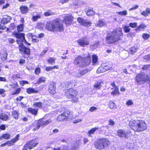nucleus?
Here are the masks:
<instances>
[{
    "instance_id": "nucleus-8",
    "label": "nucleus",
    "mask_w": 150,
    "mask_h": 150,
    "mask_svg": "<svg viewBox=\"0 0 150 150\" xmlns=\"http://www.w3.org/2000/svg\"><path fill=\"white\" fill-rule=\"evenodd\" d=\"M117 133L118 136L125 139H127L129 136V132L124 129H120L117 130Z\"/></svg>"
},
{
    "instance_id": "nucleus-21",
    "label": "nucleus",
    "mask_w": 150,
    "mask_h": 150,
    "mask_svg": "<svg viewBox=\"0 0 150 150\" xmlns=\"http://www.w3.org/2000/svg\"><path fill=\"white\" fill-rule=\"evenodd\" d=\"M103 65L106 71L111 69L112 67V64L111 62H106Z\"/></svg>"
},
{
    "instance_id": "nucleus-43",
    "label": "nucleus",
    "mask_w": 150,
    "mask_h": 150,
    "mask_svg": "<svg viewBox=\"0 0 150 150\" xmlns=\"http://www.w3.org/2000/svg\"><path fill=\"white\" fill-rule=\"evenodd\" d=\"M111 93V94L113 95H115L116 94H119V91L118 88L117 86H116L115 87L114 91L112 92Z\"/></svg>"
},
{
    "instance_id": "nucleus-2",
    "label": "nucleus",
    "mask_w": 150,
    "mask_h": 150,
    "mask_svg": "<svg viewBox=\"0 0 150 150\" xmlns=\"http://www.w3.org/2000/svg\"><path fill=\"white\" fill-rule=\"evenodd\" d=\"M111 35L107 36L105 38L107 43L109 44H115L122 40L123 33L121 28H116L111 32Z\"/></svg>"
},
{
    "instance_id": "nucleus-12",
    "label": "nucleus",
    "mask_w": 150,
    "mask_h": 150,
    "mask_svg": "<svg viewBox=\"0 0 150 150\" xmlns=\"http://www.w3.org/2000/svg\"><path fill=\"white\" fill-rule=\"evenodd\" d=\"M77 20L78 22L81 25L86 27L90 26L92 24V23L91 21H87L85 20L84 19L81 17H78L77 18Z\"/></svg>"
},
{
    "instance_id": "nucleus-39",
    "label": "nucleus",
    "mask_w": 150,
    "mask_h": 150,
    "mask_svg": "<svg viewBox=\"0 0 150 150\" xmlns=\"http://www.w3.org/2000/svg\"><path fill=\"white\" fill-rule=\"evenodd\" d=\"M74 63L76 64H79L81 62H82V57H77L74 61Z\"/></svg>"
},
{
    "instance_id": "nucleus-25",
    "label": "nucleus",
    "mask_w": 150,
    "mask_h": 150,
    "mask_svg": "<svg viewBox=\"0 0 150 150\" xmlns=\"http://www.w3.org/2000/svg\"><path fill=\"white\" fill-rule=\"evenodd\" d=\"M150 14V9L147 8L144 11L141 13V14L144 17H146Z\"/></svg>"
},
{
    "instance_id": "nucleus-49",
    "label": "nucleus",
    "mask_w": 150,
    "mask_h": 150,
    "mask_svg": "<svg viewBox=\"0 0 150 150\" xmlns=\"http://www.w3.org/2000/svg\"><path fill=\"white\" fill-rule=\"evenodd\" d=\"M117 14L119 15L122 16H125L127 14V12L126 10H125L123 11H119L117 12Z\"/></svg>"
},
{
    "instance_id": "nucleus-3",
    "label": "nucleus",
    "mask_w": 150,
    "mask_h": 150,
    "mask_svg": "<svg viewBox=\"0 0 150 150\" xmlns=\"http://www.w3.org/2000/svg\"><path fill=\"white\" fill-rule=\"evenodd\" d=\"M110 142L108 139L105 138L99 139L95 144V147L99 149H105L110 145Z\"/></svg>"
},
{
    "instance_id": "nucleus-6",
    "label": "nucleus",
    "mask_w": 150,
    "mask_h": 150,
    "mask_svg": "<svg viewBox=\"0 0 150 150\" xmlns=\"http://www.w3.org/2000/svg\"><path fill=\"white\" fill-rule=\"evenodd\" d=\"M74 18L71 15L67 14L63 18V21L66 26H68L73 24Z\"/></svg>"
},
{
    "instance_id": "nucleus-33",
    "label": "nucleus",
    "mask_w": 150,
    "mask_h": 150,
    "mask_svg": "<svg viewBox=\"0 0 150 150\" xmlns=\"http://www.w3.org/2000/svg\"><path fill=\"white\" fill-rule=\"evenodd\" d=\"M44 15L45 16L47 17L54 15L55 13L54 12H51L50 10H48L44 12Z\"/></svg>"
},
{
    "instance_id": "nucleus-64",
    "label": "nucleus",
    "mask_w": 150,
    "mask_h": 150,
    "mask_svg": "<svg viewBox=\"0 0 150 150\" xmlns=\"http://www.w3.org/2000/svg\"><path fill=\"white\" fill-rule=\"evenodd\" d=\"M97 109V108L94 107H91L89 109V111L91 112H92L94 110H95Z\"/></svg>"
},
{
    "instance_id": "nucleus-46",
    "label": "nucleus",
    "mask_w": 150,
    "mask_h": 150,
    "mask_svg": "<svg viewBox=\"0 0 150 150\" xmlns=\"http://www.w3.org/2000/svg\"><path fill=\"white\" fill-rule=\"evenodd\" d=\"M123 29L125 33H129L130 31V29L129 28V26H125L124 27Z\"/></svg>"
},
{
    "instance_id": "nucleus-29",
    "label": "nucleus",
    "mask_w": 150,
    "mask_h": 150,
    "mask_svg": "<svg viewBox=\"0 0 150 150\" xmlns=\"http://www.w3.org/2000/svg\"><path fill=\"white\" fill-rule=\"evenodd\" d=\"M38 109H35L31 108H28V111L29 112L31 113L33 115H36L37 114Z\"/></svg>"
},
{
    "instance_id": "nucleus-5",
    "label": "nucleus",
    "mask_w": 150,
    "mask_h": 150,
    "mask_svg": "<svg viewBox=\"0 0 150 150\" xmlns=\"http://www.w3.org/2000/svg\"><path fill=\"white\" fill-rule=\"evenodd\" d=\"M136 127H134V132H139L143 131L146 129V124L144 121L142 120L137 122Z\"/></svg>"
},
{
    "instance_id": "nucleus-13",
    "label": "nucleus",
    "mask_w": 150,
    "mask_h": 150,
    "mask_svg": "<svg viewBox=\"0 0 150 150\" xmlns=\"http://www.w3.org/2000/svg\"><path fill=\"white\" fill-rule=\"evenodd\" d=\"M20 33L15 31L12 33V35L17 39L20 40L22 43L23 41L25 38V34L23 33Z\"/></svg>"
},
{
    "instance_id": "nucleus-22",
    "label": "nucleus",
    "mask_w": 150,
    "mask_h": 150,
    "mask_svg": "<svg viewBox=\"0 0 150 150\" xmlns=\"http://www.w3.org/2000/svg\"><path fill=\"white\" fill-rule=\"evenodd\" d=\"M137 122L135 121L131 120L129 122V125L130 127L134 131V127H136Z\"/></svg>"
},
{
    "instance_id": "nucleus-63",
    "label": "nucleus",
    "mask_w": 150,
    "mask_h": 150,
    "mask_svg": "<svg viewBox=\"0 0 150 150\" xmlns=\"http://www.w3.org/2000/svg\"><path fill=\"white\" fill-rule=\"evenodd\" d=\"M25 63V60L24 59H21L20 60L19 63L20 64L23 65Z\"/></svg>"
},
{
    "instance_id": "nucleus-58",
    "label": "nucleus",
    "mask_w": 150,
    "mask_h": 150,
    "mask_svg": "<svg viewBox=\"0 0 150 150\" xmlns=\"http://www.w3.org/2000/svg\"><path fill=\"white\" fill-rule=\"evenodd\" d=\"M133 104V102H132V100H129L126 103V104L128 106L132 105Z\"/></svg>"
},
{
    "instance_id": "nucleus-38",
    "label": "nucleus",
    "mask_w": 150,
    "mask_h": 150,
    "mask_svg": "<svg viewBox=\"0 0 150 150\" xmlns=\"http://www.w3.org/2000/svg\"><path fill=\"white\" fill-rule=\"evenodd\" d=\"M27 93L28 94L36 93L38 92V91L35 90L33 88H30L27 89Z\"/></svg>"
},
{
    "instance_id": "nucleus-32",
    "label": "nucleus",
    "mask_w": 150,
    "mask_h": 150,
    "mask_svg": "<svg viewBox=\"0 0 150 150\" xmlns=\"http://www.w3.org/2000/svg\"><path fill=\"white\" fill-rule=\"evenodd\" d=\"M65 116L62 113V114L59 115L57 118V120L58 121H61L64 120H67Z\"/></svg>"
},
{
    "instance_id": "nucleus-10",
    "label": "nucleus",
    "mask_w": 150,
    "mask_h": 150,
    "mask_svg": "<svg viewBox=\"0 0 150 150\" xmlns=\"http://www.w3.org/2000/svg\"><path fill=\"white\" fill-rule=\"evenodd\" d=\"M52 122V121L50 120H48L45 121H43V120L41 119L38 122L37 125V127L33 129L34 130H36L39 129L41 126H45Z\"/></svg>"
},
{
    "instance_id": "nucleus-11",
    "label": "nucleus",
    "mask_w": 150,
    "mask_h": 150,
    "mask_svg": "<svg viewBox=\"0 0 150 150\" xmlns=\"http://www.w3.org/2000/svg\"><path fill=\"white\" fill-rule=\"evenodd\" d=\"M38 144V142H35L34 140H31L27 142L24 145L23 150H28L27 148L30 149L35 146Z\"/></svg>"
},
{
    "instance_id": "nucleus-17",
    "label": "nucleus",
    "mask_w": 150,
    "mask_h": 150,
    "mask_svg": "<svg viewBox=\"0 0 150 150\" xmlns=\"http://www.w3.org/2000/svg\"><path fill=\"white\" fill-rule=\"evenodd\" d=\"M88 72V70L85 69L81 71H78L76 72L75 74V76L76 77H79L81 76L86 74Z\"/></svg>"
},
{
    "instance_id": "nucleus-4",
    "label": "nucleus",
    "mask_w": 150,
    "mask_h": 150,
    "mask_svg": "<svg viewBox=\"0 0 150 150\" xmlns=\"http://www.w3.org/2000/svg\"><path fill=\"white\" fill-rule=\"evenodd\" d=\"M77 92L71 88L69 89L66 92L65 95L66 97L69 98H72L71 101L73 103L77 102L78 98L76 97Z\"/></svg>"
},
{
    "instance_id": "nucleus-44",
    "label": "nucleus",
    "mask_w": 150,
    "mask_h": 150,
    "mask_svg": "<svg viewBox=\"0 0 150 150\" xmlns=\"http://www.w3.org/2000/svg\"><path fill=\"white\" fill-rule=\"evenodd\" d=\"M18 112L16 111H14L13 112L12 115L14 118L16 120L18 119Z\"/></svg>"
},
{
    "instance_id": "nucleus-7",
    "label": "nucleus",
    "mask_w": 150,
    "mask_h": 150,
    "mask_svg": "<svg viewBox=\"0 0 150 150\" xmlns=\"http://www.w3.org/2000/svg\"><path fill=\"white\" fill-rule=\"evenodd\" d=\"M20 52L22 54L29 55L30 53V49L25 47L23 43L20 44L18 46Z\"/></svg>"
},
{
    "instance_id": "nucleus-55",
    "label": "nucleus",
    "mask_w": 150,
    "mask_h": 150,
    "mask_svg": "<svg viewBox=\"0 0 150 150\" xmlns=\"http://www.w3.org/2000/svg\"><path fill=\"white\" fill-rule=\"evenodd\" d=\"M20 84L22 86H23L25 84H28V82L27 81H23L20 82Z\"/></svg>"
},
{
    "instance_id": "nucleus-28",
    "label": "nucleus",
    "mask_w": 150,
    "mask_h": 150,
    "mask_svg": "<svg viewBox=\"0 0 150 150\" xmlns=\"http://www.w3.org/2000/svg\"><path fill=\"white\" fill-rule=\"evenodd\" d=\"M24 26L23 23V24L18 25L17 26V32H21L24 30Z\"/></svg>"
},
{
    "instance_id": "nucleus-62",
    "label": "nucleus",
    "mask_w": 150,
    "mask_h": 150,
    "mask_svg": "<svg viewBox=\"0 0 150 150\" xmlns=\"http://www.w3.org/2000/svg\"><path fill=\"white\" fill-rule=\"evenodd\" d=\"M150 67V65H145L142 68L143 70H146Z\"/></svg>"
},
{
    "instance_id": "nucleus-14",
    "label": "nucleus",
    "mask_w": 150,
    "mask_h": 150,
    "mask_svg": "<svg viewBox=\"0 0 150 150\" xmlns=\"http://www.w3.org/2000/svg\"><path fill=\"white\" fill-rule=\"evenodd\" d=\"M78 44L82 47H84L89 44V42L88 40L85 39H81L77 41Z\"/></svg>"
},
{
    "instance_id": "nucleus-20",
    "label": "nucleus",
    "mask_w": 150,
    "mask_h": 150,
    "mask_svg": "<svg viewBox=\"0 0 150 150\" xmlns=\"http://www.w3.org/2000/svg\"><path fill=\"white\" fill-rule=\"evenodd\" d=\"M105 24L104 20L103 19H100L98 20V22L96 24V26L97 27L101 28L105 26Z\"/></svg>"
},
{
    "instance_id": "nucleus-61",
    "label": "nucleus",
    "mask_w": 150,
    "mask_h": 150,
    "mask_svg": "<svg viewBox=\"0 0 150 150\" xmlns=\"http://www.w3.org/2000/svg\"><path fill=\"white\" fill-rule=\"evenodd\" d=\"M19 137V135H17L14 139H12V141L14 142H15L18 140Z\"/></svg>"
},
{
    "instance_id": "nucleus-36",
    "label": "nucleus",
    "mask_w": 150,
    "mask_h": 150,
    "mask_svg": "<svg viewBox=\"0 0 150 150\" xmlns=\"http://www.w3.org/2000/svg\"><path fill=\"white\" fill-rule=\"evenodd\" d=\"M0 119L4 121H6L8 119V116L7 115L3 113L0 114Z\"/></svg>"
},
{
    "instance_id": "nucleus-47",
    "label": "nucleus",
    "mask_w": 150,
    "mask_h": 150,
    "mask_svg": "<svg viewBox=\"0 0 150 150\" xmlns=\"http://www.w3.org/2000/svg\"><path fill=\"white\" fill-rule=\"evenodd\" d=\"M109 107L110 109H114L116 108V105L115 103L113 102H110V103Z\"/></svg>"
},
{
    "instance_id": "nucleus-34",
    "label": "nucleus",
    "mask_w": 150,
    "mask_h": 150,
    "mask_svg": "<svg viewBox=\"0 0 150 150\" xmlns=\"http://www.w3.org/2000/svg\"><path fill=\"white\" fill-rule=\"evenodd\" d=\"M106 71L103 65L98 69L96 72L97 73H102Z\"/></svg>"
},
{
    "instance_id": "nucleus-24",
    "label": "nucleus",
    "mask_w": 150,
    "mask_h": 150,
    "mask_svg": "<svg viewBox=\"0 0 150 150\" xmlns=\"http://www.w3.org/2000/svg\"><path fill=\"white\" fill-rule=\"evenodd\" d=\"M147 27V26L144 24L141 23L140 24L136 29V31H140L142 30H144Z\"/></svg>"
},
{
    "instance_id": "nucleus-35",
    "label": "nucleus",
    "mask_w": 150,
    "mask_h": 150,
    "mask_svg": "<svg viewBox=\"0 0 150 150\" xmlns=\"http://www.w3.org/2000/svg\"><path fill=\"white\" fill-rule=\"evenodd\" d=\"M65 87L67 88H71L75 86V84L71 82H67L65 83Z\"/></svg>"
},
{
    "instance_id": "nucleus-48",
    "label": "nucleus",
    "mask_w": 150,
    "mask_h": 150,
    "mask_svg": "<svg viewBox=\"0 0 150 150\" xmlns=\"http://www.w3.org/2000/svg\"><path fill=\"white\" fill-rule=\"evenodd\" d=\"M55 68H58L57 66H54V67H47L46 68L45 70L48 71L52 70V69H54Z\"/></svg>"
},
{
    "instance_id": "nucleus-40",
    "label": "nucleus",
    "mask_w": 150,
    "mask_h": 150,
    "mask_svg": "<svg viewBox=\"0 0 150 150\" xmlns=\"http://www.w3.org/2000/svg\"><path fill=\"white\" fill-rule=\"evenodd\" d=\"M79 144V142L76 141L74 144L72 146L71 149L72 150H76L77 148L78 147Z\"/></svg>"
},
{
    "instance_id": "nucleus-9",
    "label": "nucleus",
    "mask_w": 150,
    "mask_h": 150,
    "mask_svg": "<svg viewBox=\"0 0 150 150\" xmlns=\"http://www.w3.org/2000/svg\"><path fill=\"white\" fill-rule=\"evenodd\" d=\"M148 79V76L144 73L138 74L136 77V80L138 83L140 81H147Z\"/></svg>"
},
{
    "instance_id": "nucleus-41",
    "label": "nucleus",
    "mask_w": 150,
    "mask_h": 150,
    "mask_svg": "<svg viewBox=\"0 0 150 150\" xmlns=\"http://www.w3.org/2000/svg\"><path fill=\"white\" fill-rule=\"evenodd\" d=\"M150 37V35L148 33H143L142 35V38L144 40L148 39Z\"/></svg>"
},
{
    "instance_id": "nucleus-16",
    "label": "nucleus",
    "mask_w": 150,
    "mask_h": 150,
    "mask_svg": "<svg viewBox=\"0 0 150 150\" xmlns=\"http://www.w3.org/2000/svg\"><path fill=\"white\" fill-rule=\"evenodd\" d=\"M56 83L52 82L50 84L49 87V92L50 93L54 94L56 92Z\"/></svg>"
},
{
    "instance_id": "nucleus-23",
    "label": "nucleus",
    "mask_w": 150,
    "mask_h": 150,
    "mask_svg": "<svg viewBox=\"0 0 150 150\" xmlns=\"http://www.w3.org/2000/svg\"><path fill=\"white\" fill-rule=\"evenodd\" d=\"M86 15L88 16H93L95 14V12L93 10V8L88 9L86 12Z\"/></svg>"
},
{
    "instance_id": "nucleus-19",
    "label": "nucleus",
    "mask_w": 150,
    "mask_h": 150,
    "mask_svg": "<svg viewBox=\"0 0 150 150\" xmlns=\"http://www.w3.org/2000/svg\"><path fill=\"white\" fill-rule=\"evenodd\" d=\"M91 62V59L90 57H86V58H82V64L84 66L89 65Z\"/></svg>"
},
{
    "instance_id": "nucleus-26",
    "label": "nucleus",
    "mask_w": 150,
    "mask_h": 150,
    "mask_svg": "<svg viewBox=\"0 0 150 150\" xmlns=\"http://www.w3.org/2000/svg\"><path fill=\"white\" fill-rule=\"evenodd\" d=\"M63 113L66 117V118L67 119L71 116L73 114V112H72L70 110H66Z\"/></svg>"
},
{
    "instance_id": "nucleus-52",
    "label": "nucleus",
    "mask_w": 150,
    "mask_h": 150,
    "mask_svg": "<svg viewBox=\"0 0 150 150\" xmlns=\"http://www.w3.org/2000/svg\"><path fill=\"white\" fill-rule=\"evenodd\" d=\"M33 105L38 108H41L42 106V103L40 102H35L34 103Z\"/></svg>"
},
{
    "instance_id": "nucleus-53",
    "label": "nucleus",
    "mask_w": 150,
    "mask_h": 150,
    "mask_svg": "<svg viewBox=\"0 0 150 150\" xmlns=\"http://www.w3.org/2000/svg\"><path fill=\"white\" fill-rule=\"evenodd\" d=\"M5 92V91L3 89H0V95L2 94V96L4 97L5 96L6 94L4 93Z\"/></svg>"
},
{
    "instance_id": "nucleus-37",
    "label": "nucleus",
    "mask_w": 150,
    "mask_h": 150,
    "mask_svg": "<svg viewBox=\"0 0 150 150\" xmlns=\"http://www.w3.org/2000/svg\"><path fill=\"white\" fill-rule=\"evenodd\" d=\"M30 36L32 38V41L34 42H39V40L37 39L38 37L36 36H35L30 33L29 34Z\"/></svg>"
},
{
    "instance_id": "nucleus-31",
    "label": "nucleus",
    "mask_w": 150,
    "mask_h": 150,
    "mask_svg": "<svg viewBox=\"0 0 150 150\" xmlns=\"http://www.w3.org/2000/svg\"><path fill=\"white\" fill-rule=\"evenodd\" d=\"M92 59L93 65H97L99 64L98 57H92Z\"/></svg>"
},
{
    "instance_id": "nucleus-56",
    "label": "nucleus",
    "mask_w": 150,
    "mask_h": 150,
    "mask_svg": "<svg viewBox=\"0 0 150 150\" xmlns=\"http://www.w3.org/2000/svg\"><path fill=\"white\" fill-rule=\"evenodd\" d=\"M115 122H114L112 120L110 119L109 121L108 125L112 126L115 125Z\"/></svg>"
},
{
    "instance_id": "nucleus-50",
    "label": "nucleus",
    "mask_w": 150,
    "mask_h": 150,
    "mask_svg": "<svg viewBox=\"0 0 150 150\" xmlns=\"http://www.w3.org/2000/svg\"><path fill=\"white\" fill-rule=\"evenodd\" d=\"M129 26H130L132 28H137V23H129Z\"/></svg>"
},
{
    "instance_id": "nucleus-51",
    "label": "nucleus",
    "mask_w": 150,
    "mask_h": 150,
    "mask_svg": "<svg viewBox=\"0 0 150 150\" xmlns=\"http://www.w3.org/2000/svg\"><path fill=\"white\" fill-rule=\"evenodd\" d=\"M45 81V79L43 77H42L40 78L37 82L38 83L40 84L44 82Z\"/></svg>"
},
{
    "instance_id": "nucleus-60",
    "label": "nucleus",
    "mask_w": 150,
    "mask_h": 150,
    "mask_svg": "<svg viewBox=\"0 0 150 150\" xmlns=\"http://www.w3.org/2000/svg\"><path fill=\"white\" fill-rule=\"evenodd\" d=\"M99 45V42L98 41L96 42L95 43L93 44L91 46L93 47H98Z\"/></svg>"
},
{
    "instance_id": "nucleus-42",
    "label": "nucleus",
    "mask_w": 150,
    "mask_h": 150,
    "mask_svg": "<svg viewBox=\"0 0 150 150\" xmlns=\"http://www.w3.org/2000/svg\"><path fill=\"white\" fill-rule=\"evenodd\" d=\"M10 135L9 134H4L1 137H0V140L2 139L3 138L6 139H8L10 138Z\"/></svg>"
},
{
    "instance_id": "nucleus-30",
    "label": "nucleus",
    "mask_w": 150,
    "mask_h": 150,
    "mask_svg": "<svg viewBox=\"0 0 150 150\" xmlns=\"http://www.w3.org/2000/svg\"><path fill=\"white\" fill-rule=\"evenodd\" d=\"M41 18V15L40 14H38L36 15H34L32 16L31 18V20L33 22H36L38 19Z\"/></svg>"
},
{
    "instance_id": "nucleus-57",
    "label": "nucleus",
    "mask_w": 150,
    "mask_h": 150,
    "mask_svg": "<svg viewBox=\"0 0 150 150\" xmlns=\"http://www.w3.org/2000/svg\"><path fill=\"white\" fill-rule=\"evenodd\" d=\"M130 53L133 54L136 52L135 49L134 47H131L130 50L129 51Z\"/></svg>"
},
{
    "instance_id": "nucleus-1",
    "label": "nucleus",
    "mask_w": 150,
    "mask_h": 150,
    "mask_svg": "<svg viewBox=\"0 0 150 150\" xmlns=\"http://www.w3.org/2000/svg\"><path fill=\"white\" fill-rule=\"evenodd\" d=\"M45 29L47 30L53 32H61L64 30V25L61 19L57 18L52 21L47 22Z\"/></svg>"
},
{
    "instance_id": "nucleus-15",
    "label": "nucleus",
    "mask_w": 150,
    "mask_h": 150,
    "mask_svg": "<svg viewBox=\"0 0 150 150\" xmlns=\"http://www.w3.org/2000/svg\"><path fill=\"white\" fill-rule=\"evenodd\" d=\"M11 18L8 16L6 15L2 18L0 23L2 24H6L9 23L11 20Z\"/></svg>"
},
{
    "instance_id": "nucleus-54",
    "label": "nucleus",
    "mask_w": 150,
    "mask_h": 150,
    "mask_svg": "<svg viewBox=\"0 0 150 150\" xmlns=\"http://www.w3.org/2000/svg\"><path fill=\"white\" fill-rule=\"evenodd\" d=\"M54 59L52 57H50L49 59L47 60V61L48 62V63L50 64H51L54 62Z\"/></svg>"
},
{
    "instance_id": "nucleus-45",
    "label": "nucleus",
    "mask_w": 150,
    "mask_h": 150,
    "mask_svg": "<svg viewBox=\"0 0 150 150\" xmlns=\"http://www.w3.org/2000/svg\"><path fill=\"white\" fill-rule=\"evenodd\" d=\"M98 129V127H95L93 128H92L90 130L88 133V134L90 135L91 134H93L95 132L96 130Z\"/></svg>"
},
{
    "instance_id": "nucleus-18",
    "label": "nucleus",
    "mask_w": 150,
    "mask_h": 150,
    "mask_svg": "<svg viewBox=\"0 0 150 150\" xmlns=\"http://www.w3.org/2000/svg\"><path fill=\"white\" fill-rule=\"evenodd\" d=\"M21 12L22 14H26L28 12L29 10L28 8L26 6H21L20 7Z\"/></svg>"
},
{
    "instance_id": "nucleus-59",
    "label": "nucleus",
    "mask_w": 150,
    "mask_h": 150,
    "mask_svg": "<svg viewBox=\"0 0 150 150\" xmlns=\"http://www.w3.org/2000/svg\"><path fill=\"white\" fill-rule=\"evenodd\" d=\"M8 42L11 44L13 43L15 41L14 39L11 38L8 39Z\"/></svg>"
},
{
    "instance_id": "nucleus-27",
    "label": "nucleus",
    "mask_w": 150,
    "mask_h": 150,
    "mask_svg": "<svg viewBox=\"0 0 150 150\" xmlns=\"http://www.w3.org/2000/svg\"><path fill=\"white\" fill-rule=\"evenodd\" d=\"M103 84V81L102 80H98L97 83L95 84V87L96 88L99 89L102 86Z\"/></svg>"
}]
</instances>
